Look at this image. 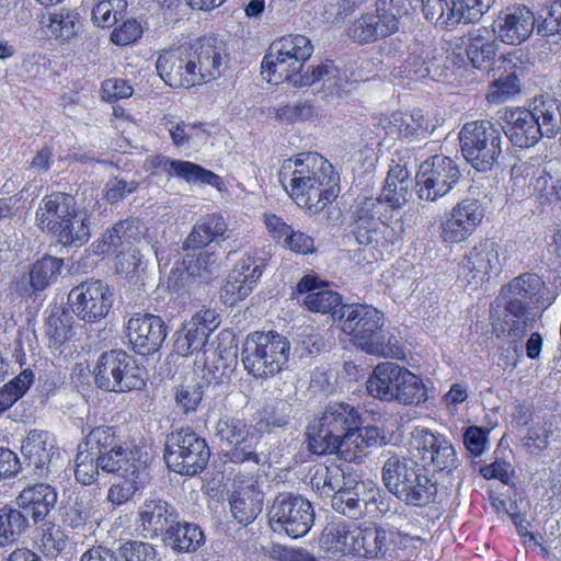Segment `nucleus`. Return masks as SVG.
<instances>
[{"instance_id": "15", "label": "nucleus", "mask_w": 561, "mask_h": 561, "mask_svg": "<svg viewBox=\"0 0 561 561\" xmlns=\"http://www.w3.org/2000/svg\"><path fill=\"white\" fill-rule=\"evenodd\" d=\"M68 300L78 319L85 323H95L108 314L113 307L114 294L103 280L91 279L73 287Z\"/></svg>"}, {"instance_id": "30", "label": "nucleus", "mask_w": 561, "mask_h": 561, "mask_svg": "<svg viewBox=\"0 0 561 561\" xmlns=\"http://www.w3.org/2000/svg\"><path fill=\"white\" fill-rule=\"evenodd\" d=\"M264 494L254 483L240 485L230 497L232 517L242 526L253 523L262 512Z\"/></svg>"}, {"instance_id": "60", "label": "nucleus", "mask_w": 561, "mask_h": 561, "mask_svg": "<svg viewBox=\"0 0 561 561\" xmlns=\"http://www.w3.org/2000/svg\"><path fill=\"white\" fill-rule=\"evenodd\" d=\"M42 524L41 548L45 556L55 558L66 546L65 535L59 526L50 522Z\"/></svg>"}, {"instance_id": "14", "label": "nucleus", "mask_w": 561, "mask_h": 561, "mask_svg": "<svg viewBox=\"0 0 561 561\" xmlns=\"http://www.w3.org/2000/svg\"><path fill=\"white\" fill-rule=\"evenodd\" d=\"M460 171L449 157L435 154L423 161L415 176L421 201L436 202L447 195L460 180Z\"/></svg>"}, {"instance_id": "64", "label": "nucleus", "mask_w": 561, "mask_h": 561, "mask_svg": "<svg viewBox=\"0 0 561 561\" xmlns=\"http://www.w3.org/2000/svg\"><path fill=\"white\" fill-rule=\"evenodd\" d=\"M499 45L495 41L486 43L473 42L466 47V54L474 68H485L496 56Z\"/></svg>"}, {"instance_id": "26", "label": "nucleus", "mask_w": 561, "mask_h": 561, "mask_svg": "<svg viewBox=\"0 0 561 561\" xmlns=\"http://www.w3.org/2000/svg\"><path fill=\"white\" fill-rule=\"evenodd\" d=\"M178 515L179 512L171 503L151 496L146 499L139 507L138 523L149 538L162 539Z\"/></svg>"}, {"instance_id": "1", "label": "nucleus", "mask_w": 561, "mask_h": 561, "mask_svg": "<svg viewBox=\"0 0 561 561\" xmlns=\"http://www.w3.org/2000/svg\"><path fill=\"white\" fill-rule=\"evenodd\" d=\"M279 181L290 197L313 214L324 210L340 193L339 174L333 165L317 152H301L286 160Z\"/></svg>"}, {"instance_id": "27", "label": "nucleus", "mask_w": 561, "mask_h": 561, "mask_svg": "<svg viewBox=\"0 0 561 561\" xmlns=\"http://www.w3.org/2000/svg\"><path fill=\"white\" fill-rule=\"evenodd\" d=\"M78 211L75 197L66 193H51L45 196L37 210L36 222L42 230L51 232Z\"/></svg>"}, {"instance_id": "46", "label": "nucleus", "mask_w": 561, "mask_h": 561, "mask_svg": "<svg viewBox=\"0 0 561 561\" xmlns=\"http://www.w3.org/2000/svg\"><path fill=\"white\" fill-rule=\"evenodd\" d=\"M350 443V453L354 454L356 461L363 456L367 455L371 448H376L386 444L385 435L377 426H358L357 430L353 431Z\"/></svg>"}, {"instance_id": "4", "label": "nucleus", "mask_w": 561, "mask_h": 561, "mask_svg": "<svg viewBox=\"0 0 561 561\" xmlns=\"http://www.w3.org/2000/svg\"><path fill=\"white\" fill-rule=\"evenodd\" d=\"M546 291L545 282L535 273H524L501 288L497 300L504 308L502 333L515 343V352L522 347L517 342L533 328L535 314L530 308L540 302Z\"/></svg>"}, {"instance_id": "62", "label": "nucleus", "mask_w": 561, "mask_h": 561, "mask_svg": "<svg viewBox=\"0 0 561 561\" xmlns=\"http://www.w3.org/2000/svg\"><path fill=\"white\" fill-rule=\"evenodd\" d=\"M520 91V81L514 75H507L490 84L486 100L491 103H502L510 98L518 94Z\"/></svg>"}, {"instance_id": "18", "label": "nucleus", "mask_w": 561, "mask_h": 561, "mask_svg": "<svg viewBox=\"0 0 561 561\" xmlns=\"http://www.w3.org/2000/svg\"><path fill=\"white\" fill-rule=\"evenodd\" d=\"M199 253L187 255L183 260V268L172 270L168 278L169 289L187 294L202 283H208L218 270L217 256L214 252L199 249Z\"/></svg>"}, {"instance_id": "40", "label": "nucleus", "mask_w": 561, "mask_h": 561, "mask_svg": "<svg viewBox=\"0 0 561 561\" xmlns=\"http://www.w3.org/2000/svg\"><path fill=\"white\" fill-rule=\"evenodd\" d=\"M118 378L116 393L139 390L146 385V369L127 352L121 350L117 364Z\"/></svg>"}, {"instance_id": "16", "label": "nucleus", "mask_w": 561, "mask_h": 561, "mask_svg": "<svg viewBox=\"0 0 561 561\" xmlns=\"http://www.w3.org/2000/svg\"><path fill=\"white\" fill-rule=\"evenodd\" d=\"M216 436L231 461L259 463L260 456L255 451L257 438L243 420L221 417L216 424Z\"/></svg>"}, {"instance_id": "6", "label": "nucleus", "mask_w": 561, "mask_h": 561, "mask_svg": "<svg viewBox=\"0 0 561 561\" xmlns=\"http://www.w3.org/2000/svg\"><path fill=\"white\" fill-rule=\"evenodd\" d=\"M516 147H534L542 137L554 138L561 131V104L551 98L535 100L531 108L506 112L500 127Z\"/></svg>"}, {"instance_id": "29", "label": "nucleus", "mask_w": 561, "mask_h": 561, "mask_svg": "<svg viewBox=\"0 0 561 561\" xmlns=\"http://www.w3.org/2000/svg\"><path fill=\"white\" fill-rule=\"evenodd\" d=\"M48 433L46 431H31L22 444L23 469H30L37 478L48 474L50 453L47 448Z\"/></svg>"}, {"instance_id": "9", "label": "nucleus", "mask_w": 561, "mask_h": 561, "mask_svg": "<svg viewBox=\"0 0 561 561\" xmlns=\"http://www.w3.org/2000/svg\"><path fill=\"white\" fill-rule=\"evenodd\" d=\"M290 344L286 336L275 332L250 333L243 344L241 362L255 378H268L287 367Z\"/></svg>"}, {"instance_id": "49", "label": "nucleus", "mask_w": 561, "mask_h": 561, "mask_svg": "<svg viewBox=\"0 0 561 561\" xmlns=\"http://www.w3.org/2000/svg\"><path fill=\"white\" fill-rule=\"evenodd\" d=\"M176 337L174 341V352L181 356H187L195 351L205 347L207 336L204 331H199L194 323L190 321L183 324V327L176 331Z\"/></svg>"}, {"instance_id": "52", "label": "nucleus", "mask_w": 561, "mask_h": 561, "mask_svg": "<svg viewBox=\"0 0 561 561\" xmlns=\"http://www.w3.org/2000/svg\"><path fill=\"white\" fill-rule=\"evenodd\" d=\"M443 442L447 439L442 435H436L426 427H415L412 432L411 446L419 451L424 465L428 462L432 455L437 453L438 446L443 447ZM425 468V466H423Z\"/></svg>"}, {"instance_id": "43", "label": "nucleus", "mask_w": 561, "mask_h": 561, "mask_svg": "<svg viewBox=\"0 0 561 561\" xmlns=\"http://www.w3.org/2000/svg\"><path fill=\"white\" fill-rule=\"evenodd\" d=\"M310 483L320 496L331 499L347 484L344 471L339 466L317 468Z\"/></svg>"}, {"instance_id": "36", "label": "nucleus", "mask_w": 561, "mask_h": 561, "mask_svg": "<svg viewBox=\"0 0 561 561\" xmlns=\"http://www.w3.org/2000/svg\"><path fill=\"white\" fill-rule=\"evenodd\" d=\"M410 3L404 0H378L374 16L375 26L378 27L380 38L390 36L399 30L400 19L408 14Z\"/></svg>"}, {"instance_id": "58", "label": "nucleus", "mask_w": 561, "mask_h": 561, "mask_svg": "<svg viewBox=\"0 0 561 561\" xmlns=\"http://www.w3.org/2000/svg\"><path fill=\"white\" fill-rule=\"evenodd\" d=\"M117 549L122 561H161L156 548L148 542L129 540Z\"/></svg>"}, {"instance_id": "22", "label": "nucleus", "mask_w": 561, "mask_h": 561, "mask_svg": "<svg viewBox=\"0 0 561 561\" xmlns=\"http://www.w3.org/2000/svg\"><path fill=\"white\" fill-rule=\"evenodd\" d=\"M58 500L57 490L44 482L26 485L18 495V511L30 527L48 520Z\"/></svg>"}, {"instance_id": "48", "label": "nucleus", "mask_w": 561, "mask_h": 561, "mask_svg": "<svg viewBox=\"0 0 561 561\" xmlns=\"http://www.w3.org/2000/svg\"><path fill=\"white\" fill-rule=\"evenodd\" d=\"M149 481L150 477L122 478V481L110 486L106 499L115 506L126 504L141 492Z\"/></svg>"}, {"instance_id": "34", "label": "nucleus", "mask_w": 561, "mask_h": 561, "mask_svg": "<svg viewBox=\"0 0 561 561\" xmlns=\"http://www.w3.org/2000/svg\"><path fill=\"white\" fill-rule=\"evenodd\" d=\"M392 543L391 534L381 527L358 529L353 553L367 559H383Z\"/></svg>"}, {"instance_id": "50", "label": "nucleus", "mask_w": 561, "mask_h": 561, "mask_svg": "<svg viewBox=\"0 0 561 561\" xmlns=\"http://www.w3.org/2000/svg\"><path fill=\"white\" fill-rule=\"evenodd\" d=\"M34 375L25 369L0 389V413L9 410L30 388Z\"/></svg>"}, {"instance_id": "33", "label": "nucleus", "mask_w": 561, "mask_h": 561, "mask_svg": "<svg viewBox=\"0 0 561 561\" xmlns=\"http://www.w3.org/2000/svg\"><path fill=\"white\" fill-rule=\"evenodd\" d=\"M124 447L125 457H119L116 462L111 461V457H102L100 460L101 470L115 473L119 478L149 477L147 459L142 458L141 450L126 442Z\"/></svg>"}, {"instance_id": "2", "label": "nucleus", "mask_w": 561, "mask_h": 561, "mask_svg": "<svg viewBox=\"0 0 561 561\" xmlns=\"http://www.w3.org/2000/svg\"><path fill=\"white\" fill-rule=\"evenodd\" d=\"M313 45L305 35H288L274 42L264 56L262 75L267 80L287 81L295 88L309 87L322 81L330 93L339 85V70L333 64H321L304 71L305 62L312 56Z\"/></svg>"}, {"instance_id": "17", "label": "nucleus", "mask_w": 561, "mask_h": 561, "mask_svg": "<svg viewBox=\"0 0 561 561\" xmlns=\"http://www.w3.org/2000/svg\"><path fill=\"white\" fill-rule=\"evenodd\" d=\"M500 244L492 239L481 240L462 259L460 276L467 286L478 288L502 270Z\"/></svg>"}, {"instance_id": "61", "label": "nucleus", "mask_w": 561, "mask_h": 561, "mask_svg": "<svg viewBox=\"0 0 561 561\" xmlns=\"http://www.w3.org/2000/svg\"><path fill=\"white\" fill-rule=\"evenodd\" d=\"M499 69H503L507 75H514L516 78L528 73L534 66L529 53L523 49H513L500 57Z\"/></svg>"}, {"instance_id": "3", "label": "nucleus", "mask_w": 561, "mask_h": 561, "mask_svg": "<svg viewBox=\"0 0 561 561\" xmlns=\"http://www.w3.org/2000/svg\"><path fill=\"white\" fill-rule=\"evenodd\" d=\"M362 425L359 411L344 402L330 403L322 415L314 419L306 428L307 448L314 455H337L352 462L350 453L353 431Z\"/></svg>"}, {"instance_id": "51", "label": "nucleus", "mask_w": 561, "mask_h": 561, "mask_svg": "<svg viewBox=\"0 0 561 561\" xmlns=\"http://www.w3.org/2000/svg\"><path fill=\"white\" fill-rule=\"evenodd\" d=\"M358 486L357 483L355 485H344L337 493L333 494L332 507L336 512L353 518L359 516L365 501L359 499Z\"/></svg>"}, {"instance_id": "12", "label": "nucleus", "mask_w": 561, "mask_h": 561, "mask_svg": "<svg viewBox=\"0 0 561 561\" xmlns=\"http://www.w3.org/2000/svg\"><path fill=\"white\" fill-rule=\"evenodd\" d=\"M381 210L373 197H363L352 209V233L359 245L386 248L402 238L403 229L396 230L381 220Z\"/></svg>"}, {"instance_id": "25", "label": "nucleus", "mask_w": 561, "mask_h": 561, "mask_svg": "<svg viewBox=\"0 0 561 561\" xmlns=\"http://www.w3.org/2000/svg\"><path fill=\"white\" fill-rule=\"evenodd\" d=\"M493 32L501 42L510 45H519L534 32L535 16L526 7L500 12L494 20Z\"/></svg>"}, {"instance_id": "11", "label": "nucleus", "mask_w": 561, "mask_h": 561, "mask_svg": "<svg viewBox=\"0 0 561 561\" xmlns=\"http://www.w3.org/2000/svg\"><path fill=\"white\" fill-rule=\"evenodd\" d=\"M210 449L206 440L191 428H180L167 435L164 461L168 468L181 476L193 477L207 466Z\"/></svg>"}, {"instance_id": "42", "label": "nucleus", "mask_w": 561, "mask_h": 561, "mask_svg": "<svg viewBox=\"0 0 561 561\" xmlns=\"http://www.w3.org/2000/svg\"><path fill=\"white\" fill-rule=\"evenodd\" d=\"M123 443L117 434V430L112 426H98L93 428L79 446L83 447L89 454L100 458L107 451L112 453Z\"/></svg>"}, {"instance_id": "44", "label": "nucleus", "mask_w": 561, "mask_h": 561, "mask_svg": "<svg viewBox=\"0 0 561 561\" xmlns=\"http://www.w3.org/2000/svg\"><path fill=\"white\" fill-rule=\"evenodd\" d=\"M30 526L24 515L16 508H3L0 512V548L12 546Z\"/></svg>"}, {"instance_id": "38", "label": "nucleus", "mask_w": 561, "mask_h": 561, "mask_svg": "<svg viewBox=\"0 0 561 561\" xmlns=\"http://www.w3.org/2000/svg\"><path fill=\"white\" fill-rule=\"evenodd\" d=\"M436 129L421 110H413L405 117L400 116L399 137L409 145L426 140Z\"/></svg>"}, {"instance_id": "59", "label": "nucleus", "mask_w": 561, "mask_h": 561, "mask_svg": "<svg viewBox=\"0 0 561 561\" xmlns=\"http://www.w3.org/2000/svg\"><path fill=\"white\" fill-rule=\"evenodd\" d=\"M240 268H232L226 284L222 287V297L230 305L245 299L254 289L256 284H249L248 279L241 278L238 272Z\"/></svg>"}, {"instance_id": "53", "label": "nucleus", "mask_w": 561, "mask_h": 561, "mask_svg": "<svg viewBox=\"0 0 561 561\" xmlns=\"http://www.w3.org/2000/svg\"><path fill=\"white\" fill-rule=\"evenodd\" d=\"M422 11L426 20L442 26L457 25L458 16H454L451 11L454 0H420Z\"/></svg>"}, {"instance_id": "13", "label": "nucleus", "mask_w": 561, "mask_h": 561, "mask_svg": "<svg viewBox=\"0 0 561 561\" xmlns=\"http://www.w3.org/2000/svg\"><path fill=\"white\" fill-rule=\"evenodd\" d=\"M314 522L311 503L301 495L279 493L268 510V524L274 533L301 538Z\"/></svg>"}, {"instance_id": "21", "label": "nucleus", "mask_w": 561, "mask_h": 561, "mask_svg": "<svg viewBox=\"0 0 561 561\" xmlns=\"http://www.w3.org/2000/svg\"><path fill=\"white\" fill-rule=\"evenodd\" d=\"M127 331L131 348L142 356L157 352L168 334L167 325L160 317L140 312L128 320Z\"/></svg>"}, {"instance_id": "5", "label": "nucleus", "mask_w": 561, "mask_h": 561, "mask_svg": "<svg viewBox=\"0 0 561 561\" xmlns=\"http://www.w3.org/2000/svg\"><path fill=\"white\" fill-rule=\"evenodd\" d=\"M341 330L351 336L353 344L369 355L392 357L399 353L392 335L385 329V316L367 304H346L340 307L336 318Z\"/></svg>"}, {"instance_id": "19", "label": "nucleus", "mask_w": 561, "mask_h": 561, "mask_svg": "<svg viewBox=\"0 0 561 561\" xmlns=\"http://www.w3.org/2000/svg\"><path fill=\"white\" fill-rule=\"evenodd\" d=\"M139 221L134 219L122 220L103 236L106 251L116 254V268L122 273L133 272L139 262V251L135 243L140 240Z\"/></svg>"}, {"instance_id": "20", "label": "nucleus", "mask_w": 561, "mask_h": 561, "mask_svg": "<svg viewBox=\"0 0 561 561\" xmlns=\"http://www.w3.org/2000/svg\"><path fill=\"white\" fill-rule=\"evenodd\" d=\"M187 53L195 64L198 85L219 78L228 62V56L221 43L216 38L202 37L190 45Z\"/></svg>"}, {"instance_id": "10", "label": "nucleus", "mask_w": 561, "mask_h": 561, "mask_svg": "<svg viewBox=\"0 0 561 561\" xmlns=\"http://www.w3.org/2000/svg\"><path fill=\"white\" fill-rule=\"evenodd\" d=\"M462 157L479 172H485L497 162L502 153L500 126L481 119L466 123L459 131Z\"/></svg>"}, {"instance_id": "37", "label": "nucleus", "mask_w": 561, "mask_h": 561, "mask_svg": "<svg viewBox=\"0 0 561 561\" xmlns=\"http://www.w3.org/2000/svg\"><path fill=\"white\" fill-rule=\"evenodd\" d=\"M404 72L415 78L431 77L435 79L442 75V65L439 60L433 56L430 47L415 44L403 62Z\"/></svg>"}, {"instance_id": "41", "label": "nucleus", "mask_w": 561, "mask_h": 561, "mask_svg": "<svg viewBox=\"0 0 561 561\" xmlns=\"http://www.w3.org/2000/svg\"><path fill=\"white\" fill-rule=\"evenodd\" d=\"M121 350L103 352L94 366V382L98 388L115 392L118 378L117 364L119 363Z\"/></svg>"}, {"instance_id": "31", "label": "nucleus", "mask_w": 561, "mask_h": 561, "mask_svg": "<svg viewBox=\"0 0 561 561\" xmlns=\"http://www.w3.org/2000/svg\"><path fill=\"white\" fill-rule=\"evenodd\" d=\"M161 540L176 552H192L204 545L205 536L198 525L181 520L179 514Z\"/></svg>"}, {"instance_id": "57", "label": "nucleus", "mask_w": 561, "mask_h": 561, "mask_svg": "<svg viewBox=\"0 0 561 561\" xmlns=\"http://www.w3.org/2000/svg\"><path fill=\"white\" fill-rule=\"evenodd\" d=\"M99 458L83 450L82 446H78L76 456L75 477L78 482L83 485H91L99 477Z\"/></svg>"}, {"instance_id": "45", "label": "nucleus", "mask_w": 561, "mask_h": 561, "mask_svg": "<svg viewBox=\"0 0 561 561\" xmlns=\"http://www.w3.org/2000/svg\"><path fill=\"white\" fill-rule=\"evenodd\" d=\"M171 176L185 180L187 183L208 184L219 187L220 176L210 170L191 161L173 160L171 163Z\"/></svg>"}, {"instance_id": "39", "label": "nucleus", "mask_w": 561, "mask_h": 561, "mask_svg": "<svg viewBox=\"0 0 561 561\" xmlns=\"http://www.w3.org/2000/svg\"><path fill=\"white\" fill-rule=\"evenodd\" d=\"M60 226L50 232L58 243L65 247L79 248L88 242L90 224L88 218L81 215L79 210Z\"/></svg>"}, {"instance_id": "8", "label": "nucleus", "mask_w": 561, "mask_h": 561, "mask_svg": "<svg viewBox=\"0 0 561 561\" xmlns=\"http://www.w3.org/2000/svg\"><path fill=\"white\" fill-rule=\"evenodd\" d=\"M366 390L373 398L402 405H419L427 400L423 380L394 362L376 365L366 381Z\"/></svg>"}, {"instance_id": "35", "label": "nucleus", "mask_w": 561, "mask_h": 561, "mask_svg": "<svg viewBox=\"0 0 561 561\" xmlns=\"http://www.w3.org/2000/svg\"><path fill=\"white\" fill-rule=\"evenodd\" d=\"M64 266V260L45 255L36 260L30 267L27 286L23 290L30 295L41 293L58 279Z\"/></svg>"}, {"instance_id": "63", "label": "nucleus", "mask_w": 561, "mask_h": 561, "mask_svg": "<svg viewBox=\"0 0 561 561\" xmlns=\"http://www.w3.org/2000/svg\"><path fill=\"white\" fill-rule=\"evenodd\" d=\"M357 531L358 528L348 529L342 525H332L324 529L323 538L331 542L335 550L353 553Z\"/></svg>"}, {"instance_id": "32", "label": "nucleus", "mask_w": 561, "mask_h": 561, "mask_svg": "<svg viewBox=\"0 0 561 561\" xmlns=\"http://www.w3.org/2000/svg\"><path fill=\"white\" fill-rule=\"evenodd\" d=\"M228 230L225 218L219 214H208L196 221L183 243L185 250L204 249L210 242L224 239Z\"/></svg>"}, {"instance_id": "47", "label": "nucleus", "mask_w": 561, "mask_h": 561, "mask_svg": "<svg viewBox=\"0 0 561 561\" xmlns=\"http://www.w3.org/2000/svg\"><path fill=\"white\" fill-rule=\"evenodd\" d=\"M126 0H99L92 8V21L101 27H111L123 20L127 10Z\"/></svg>"}, {"instance_id": "55", "label": "nucleus", "mask_w": 561, "mask_h": 561, "mask_svg": "<svg viewBox=\"0 0 561 561\" xmlns=\"http://www.w3.org/2000/svg\"><path fill=\"white\" fill-rule=\"evenodd\" d=\"M410 188L411 182H385L381 193L377 198H374L378 203V209L381 210L382 206H387L392 210L400 209L409 201L411 195Z\"/></svg>"}, {"instance_id": "54", "label": "nucleus", "mask_w": 561, "mask_h": 561, "mask_svg": "<svg viewBox=\"0 0 561 561\" xmlns=\"http://www.w3.org/2000/svg\"><path fill=\"white\" fill-rule=\"evenodd\" d=\"M70 320L71 317L62 309L57 308L51 311L45 324V332L49 337V346L58 347L70 336Z\"/></svg>"}, {"instance_id": "24", "label": "nucleus", "mask_w": 561, "mask_h": 561, "mask_svg": "<svg viewBox=\"0 0 561 561\" xmlns=\"http://www.w3.org/2000/svg\"><path fill=\"white\" fill-rule=\"evenodd\" d=\"M483 218L479 201L467 198L459 202L442 225V238L445 242L459 243L469 238Z\"/></svg>"}, {"instance_id": "56", "label": "nucleus", "mask_w": 561, "mask_h": 561, "mask_svg": "<svg viewBox=\"0 0 561 561\" xmlns=\"http://www.w3.org/2000/svg\"><path fill=\"white\" fill-rule=\"evenodd\" d=\"M495 0H454L451 14L458 16V21L473 23L479 21L486 13Z\"/></svg>"}, {"instance_id": "7", "label": "nucleus", "mask_w": 561, "mask_h": 561, "mask_svg": "<svg viewBox=\"0 0 561 561\" xmlns=\"http://www.w3.org/2000/svg\"><path fill=\"white\" fill-rule=\"evenodd\" d=\"M381 478L386 489L407 505L423 507L435 502L436 482L425 474V468L410 457L391 450L382 453Z\"/></svg>"}, {"instance_id": "28", "label": "nucleus", "mask_w": 561, "mask_h": 561, "mask_svg": "<svg viewBox=\"0 0 561 561\" xmlns=\"http://www.w3.org/2000/svg\"><path fill=\"white\" fill-rule=\"evenodd\" d=\"M299 293H306L302 304L312 312L328 313L332 312L336 320L339 317L342 297L336 291L320 286L314 277L305 276L297 285Z\"/></svg>"}, {"instance_id": "23", "label": "nucleus", "mask_w": 561, "mask_h": 561, "mask_svg": "<svg viewBox=\"0 0 561 561\" xmlns=\"http://www.w3.org/2000/svg\"><path fill=\"white\" fill-rule=\"evenodd\" d=\"M187 48L163 50L156 62L160 78L172 88H185L198 85L197 76L194 69L195 64L191 62Z\"/></svg>"}]
</instances>
